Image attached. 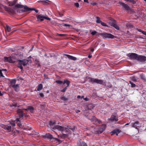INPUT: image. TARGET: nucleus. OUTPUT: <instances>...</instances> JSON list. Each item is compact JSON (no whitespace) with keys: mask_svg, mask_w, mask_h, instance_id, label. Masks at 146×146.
Listing matches in <instances>:
<instances>
[{"mask_svg":"<svg viewBox=\"0 0 146 146\" xmlns=\"http://www.w3.org/2000/svg\"><path fill=\"white\" fill-rule=\"evenodd\" d=\"M129 124V123H126L125 125H128Z\"/></svg>","mask_w":146,"mask_h":146,"instance_id":"59","label":"nucleus"},{"mask_svg":"<svg viewBox=\"0 0 146 146\" xmlns=\"http://www.w3.org/2000/svg\"><path fill=\"white\" fill-rule=\"evenodd\" d=\"M140 77L141 79H142L144 80H145L146 79H145V77L143 75V74L141 75H140Z\"/></svg>","mask_w":146,"mask_h":146,"instance_id":"32","label":"nucleus"},{"mask_svg":"<svg viewBox=\"0 0 146 146\" xmlns=\"http://www.w3.org/2000/svg\"><path fill=\"white\" fill-rule=\"evenodd\" d=\"M146 57L143 56L139 55L137 56V60L141 62H143L145 61Z\"/></svg>","mask_w":146,"mask_h":146,"instance_id":"11","label":"nucleus"},{"mask_svg":"<svg viewBox=\"0 0 146 146\" xmlns=\"http://www.w3.org/2000/svg\"><path fill=\"white\" fill-rule=\"evenodd\" d=\"M97 33L96 31H94L92 32L91 34L92 35H94Z\"/></svg>","mask_w":146,"mask_h":146,"instance_id":"40","label":"nucleus"},{"mask_svg":"<svg viewBox=\"0 0 146 146\" xmlns=\"http://www.w3.org/2000/svg\"><path fill=\"white\" fill-rule=\"evenodd\" d=\"M137 56L138 55L137 54L134 53H129L127 55V56L131 60H137Z\"/></svg>","mask_w":146,"mask_h":146,"instance_id":"9","label":"nucleus"},{"mask_svg":"<svg viewBox=\"0 0 146 146\" xmlns=\"http://www.w3.org/2000/svg\"><path fill=\"white\" fill-rule=\"evenodd\" d=\"M17 124H18V125H19V126L20 125L19 123H17Z\"/></svg>","mask_w":146,"mask_h":146,"instance_id":"63","label":"nucleus"},{"mask_svg":"<svg viewBox=\"0 0 146 146\" xmlns=\"http://www.w3.org/2000/svg\"><path fill=\"white\" fill-rule=\"evenodd\" d=\"M129 83L130 84H131V87H134L135 86V84L133 83L132 82H131V81L129 82Z\"/></svg>","mask_w":146,"mask_h":146,"instance_id":"35","label":"nucleus"},{"mask_svg":"<svg viewBox=\"0 0 146 146\" xmlns=\"http://www.w3.org/2000/svg\"><path fill=\"white\" fill-rule=\"evenodd\" d=\"M23 110H25L27 111H30L31 113H33V112L34 109V108L31 106H29L27 108H24L23 109Z\"/></svg>","mask_w":146,"mask_h":146,"instance_id":"13","label":"nucleus"},{"mask_svg":"<svg viewBox=\"0 0 146 146\" xmlns=\"http://www.w3.org/2000/svg\"><path fill=\"white\" fill-rule=\"evenodd\" d=\"M1 70V72L3 71H7V70L5 69H2Z\"/></svg>","mask_w":146,"mask_h":146,"instance_id":"53","label":"nucleus"},{"mask_svg":"<svg viewBox=\"0 0 146 146\" xmlns=\"http://www.w3.org/2000/svg\"><path fill=\"white\" fill-rule=\"evenodd\" d=\"M116 29L118 30L119 29V27L118 26H117L116 24H115L114 26H113Z\"/></svg>","mask_w":146,"mask_h":146,"instance_id":"34","label":"nucleus"},{"mask_svg":"<svg viewBox=\"0 0 146 146\" xmlns=\"http://www.w3.org/2000/svg\"><path fill=\"white\" fill-rule=\"evenodd\" d=\"M131 124L132 127H133L136 129H138V128L140 127L141 126V124L138 121L132 123Z\"/></svg>","mask_w":146,"mask_h":146,"instance_id":"8","label":"nucleus"},{"mask_svg":"<svg viewBox=\"0 0 146 146\" xmlns=\"http://www.w3.org/2000/svg\"><path fill=\"white\" fill-rule=\"evenodd\" d=\"M137 31H139V32H142V31L141 29H137Z\"/></svg>","mask_w":146,"mask_h":146,"instance_id":"51","label":"nucleus"},{"mask_svg":"<svg viewBox=\"0 0 146 146\" xmlns=\"http://www.w3.org/2000/svg\"><path fill=\"white\" fill-rule=\"evenodd\" d=\"M59 36H64V34H57Z\"/></svg>","mask_w":146,"mask_h":146,"instance_id":"47","label":"nucleus"},{"mask_svg":"<svg viewBox=\"0 0 146 146\" xmlns=\"http://www.w3.org/2000/svg\"><path fill=\"white\" fill-rule=\"evenodd\" d=\"M84 96H82L81 97H80V98H84Z\"/></svg>","mask_w":146,"mask_h":146,"instance_id":"60","label":"nucleus"},{"mask_svg":"<svg viewBox=\"0 0 146 146\" xmlns=\"http://www.w3.org/2000/svg\"><path fill=\"white\" fill-rule=\"evenodd\" d=\"M131 79L133 81H135L137 80V78L134 76H132L131 78Z\"/></svg>","mask_w":146,"mask_h":146,"instance_id":"33","label":"nucleus"},{"mask_svg":"<svg viewBox=\"0 0 146 146\" xmlns=\"http://www.w3.org/2000/svg\"><path fill=\"white\" fill-rule=\"evenodd\" d=\"M16 3V1H13L9 2L8 4L9 6H13Z\"/></svg>","mask_w":146,"mask_h":146,"instance_id":"22","label":"nucleus"},{"mask_svg":"<svg viewBox=\"0 0 146 146\" xmlns=\"http://www.w3.org/2000/svg\"><path fill=\"white\" fill-rule=\"evenodd\" d=\"M37 18L38 21H42L44 19V16L39 15L37 16Z\"/></svg>","mask_w":146,"mask_h":146,"instance_id":"21","label":"nucleus"},{"mask_svg":"<svg viewBox=\"0 0 146 146\" xmlns=\"http://www.w3.org/2000/svg\"><path fill=\"white\" fill-rule=\"evenodd\" d=\"M1 127L2 128L6 129L8 132H10L11 130V127L9 125L1 124Z\"/></svg>","mask_w":146,"mask_h":146,"instance_id":"10","label":"nucleus"},{"mask_svg":"<svg viewBox=\"0 0 146 146\" xmlns=\"http://www.w3.org/2000/svg\"><path fill=\"white\" fill-rule=\"evenodd\" d=\"M64 55L66 56L67 58L69 59L73 60H77V58L76 57L73 56H72L66 54H65Z\"/></svg>","mask_w":146,"mask_h":146,"instance_id":"15","label":"nucleus"},{"mask_svg":"<svg viewBox=\"0 0 146 146\" xmlns=\"http://www.w3.org/2000/svg\"><path fill=\"white\" fill-rule=\"evenodd\" d=\"M84 100H86V101L89 100V99L87 98H84Z\"/></svg>","mask_w":146,"mask_h":146,"instance_id":"48","label":"nucleus"},{"mask_svg":"<svg viewBox=\"0 0 146 146\" xmlns=\"http://www.w3.org/2000/svg\"><path fill=\"white\" fill-rule=\"evenodd\" d=\"M70 82L68 80H64L63 82V85H64L65 83L67 85V86H69Z\"/></svg>","mask_w":146,"mask_h":146,"instance_id":"29","label":"nucleus"},{"mask_svg":"<svg viewBox=\"0 0 146 146\" xmlns=\"http://www.w3.org/2000/svg\"><path fill=\"white\" fill-rule=\"evenodd\" d=\"M110 120L112 121H116L118 120V118L117 116L112 115L111 116Z\"/></svg>","mask_w":146,"mask_h":146,"instance_id":"14","label":"nucleus"},{"mask_svg":"<svg viewBox=\"0 0 146 146\" xmlns=\"http://www.w3.org/2000/svg\"><path fill=\"white\" fill-rule=\"evenodd\" d=\"M62 24V25L63 26L67 27V26H70V25H68V24H65V23H63Z\"/></svg>","mask_w":146,"mask_h":146,"instance_id":"39","label":"nucleus"},{"mask_svg":"<svg viewBox=\"0 0 146 146\" xmlns=\"http://www.w3.org/2000/svg\"><path fill=\"white\" fill-rule=\"evenodd\" d=\"M91 51L92 52H93L94 51V49L93 48H91Z\"/></svg>","mask_w":146,"mask_h":146,"instance_id":"54","label":"nucleus"},{"mask_svg":"<svg viewBox=\"0 0 146 146\" xmlns=\"http://www.w3.org/2000/svg\"><path fill=\"white\" fill-rule=\"evenodd\" d=\"M106 125H102L100 126L98 131H97L95 132L96 134H99L102 133L104 131L106 128Z\"/></svg>","mask_w":146,"mask_h":146,"instance_id":"7","label":"nucleus"},{"mask_svg":"<svg viewBox=\"0 0 146 146\" xmlns=\"http://www.w3.org/2000/svg\"><path fill=\"white\" fill-rule=\"evenodd\" d=\"M0 77H4V76L3 75V73H2V72L0 74Z\"/></svg>","mask_w":146,"mask_h":146,"instance_id":"46","label":"nucleus"},{"mask_svg":"<svg viewBox=\"0 0 146 146\" xmlns=\"http://www.w3.org/2000/svg\"><path fill=\"white\" fill-rule=\"evenodd\" d=\"M46 136L47 138L51 139H52L53 138L52 136L49 133L46 134Z\"/></svg>","mask_w":146,"mask_h":146,"instance_id":"26","label":"nucleus"},{"mask_svg":"<svg viewBox=\"0 0 146 146\" xmlns=\"http://www.w3.org/2000/svg\"><path fill=\"white\" fill-rule=\"evenodd\" d=\"M39 95L40 96V97L42 98L44 97V94L42 93H40L39 94Z\"/></svg>","mask_w":146,"mask_h":146,"instance_id":"44","label":"nucleus"},{"mask_svg":"<svg viewBox=\"0 0 146 146\" xmlns=\"http://www.w3.org/2000/svg\"><path fill=\"white\" fill-rule=\"evenodd\" d=\"M80 112V111H79V110H78V112Z\"/></svg>","mask_w":146,"mask_h":146,"instance_id":"64","label":"nucleus"},{"mask_svg":"<svg viewBox=\"0 0 146 146\" xmlns=\"http://www.w3.org/2000/svg\"><path fill=\"white\" fill-rule=\"evenodd\" d=\"M81 146H87V145L85 143L82 142L81 143Z\"/></svg>","mask_w":146,"mask_h":146,"instance_id":"36","label":"nucleus"},{"mask_svg":"<svg viewBox=\"0 0 146 146\" xmlns=\"http://www.w3.org/2000/svg\"><path fill=\"white\" fill-rule=\"evenodd\" d=\"M81 96H77V98H80Z\"/></svg>","mask_w":146,"mask_h":146,"instance_id":"57","label":"nucleus"},{"mask_svg":"<svg viewBox=\"0 0 146 146\" xmlns=\"http://www.w3.org/2000/svg\"><path fill=\"white\" fill-rule=\"evenodd\" d=\"M17 113L19 114V116L20 118L22 117L23 116V111L22 110H18L17 111Z\"/></svg>","mask_w":146,"mask_h":146,"instance_id":"16","label":"nucleus"},{"mask_svg":"<svg viewBox=\"0 0 146 146\" xmlns=\"http://www.w3.org/2000/svg\"><path fill=\"white\" fill-rule=\"evenodd\" d=\"M88 0H84V1L86 2H88Z\"/></svg>","mask_w":146,"mask_h":146,"instance_id":"55","label":"nucleus"},{"mask_svg":"<svg viewBox=\"0 0 146 146\" xmlns=\"http://www.w3.org/2000/svg\"><path fill=\"white\" fill-rule=\"evenodd\" d=\"M91 120L93 122H94V121L95 122H97L98 123H101V121H100L99 120L95 117H94Z\"/></svg>","mask_w":146,"mask_h":146,"instance_id":"23","label":"nucleus"},{"mask_svg":"<svg viewBox=\"0 0 146 146\" xmlns=\"http://www.w3.org/2000/svg\"><path fill=\"white\" fill-rule=\"evenodd\" d=\"M144 35H146V32H145V33H144Z\"/></svg>","mask_w":146,"mask_h":146,"instance_id":"61","label":"nucleus"},{"mask_svg":"<svg viewBox=\"0 0 146 146\" xmlns=\"http://www.w3.org/2000/svg\"><path fill=\"white\" fill-rule=\"evenodd\" d=\"M56 82L58 84L61 85L62 84L63 85V82L62 81L59 80H57L56 81Z\"/></svg>","mask_w":146,"mask_h":146,"instance_id":"28","label":"nucleus"},{"mask_svg":"<svg viewBox=\"0 0 146 146\" xmlns=\"http://www.w3.org/2000/svg\"><path fill=\"white\" fill-rule=\"evenodd\" d=\"M104 27H108V26L105 23L102 22V23H100Z\"/></svg>","mask_w":146,"mask_h":146,"instance_id":"37","label":"nucleus"},{"mask_svg":"<svg viewBox=\"0 0 146 146\" xmlns=\"http://www.w3.org/2000/svg\"><path fill=\"white\" fill-rule=\"evenodd\" d=\"M38 3H41L42 4L45 5H47L48 4V2H50L48 0H39L38 1Z\"/></svg>","mask_w":146,"mask_h":146,"instance_id":"17","label":"nucleus"},{"mask_svg":"<svg viewBox=\"0 0 146 146\" xmlns=\"http://www.w3.org/2000/svg\"><path fill=\"white\" fill-rule=\"evenodd\" d=\"M61 99L64 101H65L67 100V98L64 96L62 97Z\"/></svg>","mask_w":146,"mask_h":146,"instance_id":"41","label":"nucleus"},{"mask_svg":"<svg viewBox=\"0 0 146 146\" xmlns=\"http://www.w3.org/2000/svg\"><path fill=\"white\" fill-rule=\"evenodd\" d=\"M3 7L6 11L11 14L14 13L16 9L18 8H24V11H28L31 10L26 5L24 6L19 4L15 5L14 7H12V8L8 7L5 6H3Z\"/></svg>","mask_w":146,"mask_h":146,"instance_id":"2","label":"nucleus"},{"mask_svg":"<svg viewBox=\"0 0 146 146\" xmlns=\"http://www.w3.org/2000/svg\"><path fill=\"white\" fill-rule=\"evenodd\" d=\"M96 18L97 19L96 22L97 23L100 24L102 23V21L100 20V18H99L98 17H96Z\"/></svg>","mask_w":146,"mask_h":146,"instance_id":"27","label":"nucleus"},{"mask_svg":"<svg viewBox=\"0 0 146 146\" xmlns=\"http://www.w3.org/2000/svg\"><path fill=\"white\" fill-rule=\"evenodd\" d=\"M7 29H5V31H7L8 32H9L11 31V28L8 25L6 26Z\"/></svg>","mask_w":146,"mask_h":146,"instance_id":"31","label":"nucleus"},{"mask_svg":"<svg viewBox=\"0 0 146 146\" xmlns=\"http://www.w3.org/2000/svg\"><path fill=\"white\" fill-rule=\"evenodd\" d=\"M92 55L90 54L88 56V57L89 58H90L92 57Z\"/></svg>","mask_w":146,"mask_h":146,"instance_id":"52","label":"nucleus"},{"mask_svg":"<svg viewBox=\"0 0 146 146\" xmlns=\"http://www.w3.org/2000/svg\"><path fill=\"white\" fill-rule=\"evenodd\" d=\"M44 19H46L47 20H50V19L48 17H46L45 16H44Z\"/></svg>","mask_w":146,"mask_h":146,"instance_id":"43","label":"nucleus"},{"mask_svg":"<svg viewBox=\"0 0 146 146\" xmlns=\"http://www.w3.org/2000/svg\"><path fill=\"white\" fill-rule=\"evenodd\" d=\"M16 120L17 121V122H20V120H19V118H17L16 119Z\"/></svg>","mask_w":146,"mask_h":146,"instance_id":"49","label":"nucleus"},{"mask_svg":"<svg viewBox=\"0 0 146 146\" xmlns=\"http://www.w3.org/2000/svg\"><path fill=\"white\" fill-rule=\"evenodd\" d=\"M127 1H129L131 3L133 4H134L136 3V1L134 0H125Z\"/></svg>","mask_w":146,"mask_h":146,"instance_id":"30","label":"nucleus"},{"mask_svg":"<svg viewBox=\"0 0 146 146\" xmlns=\"http://www.w3.org/2000/svg\"><path fill=\"white\" fill-rule=\"evenodd\" d=\"M67 89L66 87H65L61 91L62 92H65L66 90Z\"/></svg>","mask_w":146,"mask_h":146,"instance_id":"42","label":"nucleus"},{"mask_svg":"<svg viewBox=\"0 0 146 146\" xmlns=\"http://www.w3.org/2000/svg\"><path fill=\"white\" fill-rule=\"evenodd\" d=\"M74 6L77 7H79V4L78 3H74Z\"/></svg>","mask_w":146,"mask_h":146,"instance_id":"38","label":"nucleus"},{"mask_svg":"<svg viewBox=\"0 0 146 146\" xmlns=\"http://www.w3.org/2000/svg\"><path fill=\"white\" fill-rule=\"evenodd\" d=\"M100 35L104 39H105L113 38L114 37V36L110 33H101Z\"/></svg>","mask_w":146,"mask_h":146,"instance_id":"4","label":"nucleus"},{"mask_svg":"<svg viewBox=\"0 0 146 146\" xmlns=\"http://www.w3.org/2000/svg\"><path fill=\"white\" fill-rule=\"evenodd\" d=\"M4 58L5 62H8L11 63H14L17 60L14 57H5Z\"/></svg>","mask_w":146,"mask_h":146,"instance_id":"5","label":"nucleus"},{"mask_svg":"<svg viewBox=\"0 0 146 146\" xmlns=\"http://www.w3.org/2000/svg\"><path fill=\"white\" fill-rule=\"evenodd\" d=\"M28 62V60H24L21 61L19 60L18 64V67L20 68L22 70L23 69V67L22 66H25L26 65Z\"/></svg>","mask_w":146,"mask_h":146,"instance_id":"6","label":"nucleus"},{"mask_svg":"<svg viewBox=\"0 0 146 146\" xmlns=\"http://www.w3.org/2000/svg\"><path fill=\"white\" fill-rule=\"evenodd\" d=\"M119 132V129H115L111 131V133H112V135L115 134L116 135H117Z\"/></svg>","mask_w":146,"mask_h":146,"instance_id":"19","label":"nucleus"},{"mask_svg":"<svg viewBox=\"0 0 146 146\" xmlns=\"http://www.w3.org/2000/svg\"><path fill=\"white\" fill-rule=\"evenodd\" d=\"M32 10H34L35 11L36 13H38V10H37V9H33Z\"/></svg>","mask_w":146,"mask_h":146,"instance_id":"45","label":"nucleus"},{"mask_svg":"<svg viewBox=\"0 0 146 146\" xmlns=\"http://www.w3.org/2000/svg\"><path fill=\"white\" fill-rule=\"evenodd\" d=\"M10 83L11 84V86L12 87L13 85H15V84L16 83V80L15 79L12 80L11 81Z\"/></svg>","mask_w":146,"mask_h":146,"instance_id":"25","label":"nucleus"},{"mask_svg":"<svg viewBox=\"0 0 146 146\" xmlns=\"http://www.w3.org/2000/svg\"><path fill=\"white\" fill-rule=\"evenodd\" d=\"M116 23V21L115 20H113V19L110 20L109 22V24L110 25L113 27Z\"/></svg>","mask_w":146,"mask_h":146,"instance_id":"18","label":"nucleus"},{"mask_svg":"<svg viewBox=\"0 0 146 146\" xmlns=\"http://www.w3.org/2000/svg\"><path fill=\"white\" fill-rule=\"evenodd\" d=\"M145 31H142L141 33H142V34H144V33H145Z\"/></svg>","mask_w":146,"mask_h":146,"instance_id":"56","label":"nucleus"},{"mask_svg":"<svg viewBox=\"0 0 146 146\" xmlns=\"http://www.w3.org/2000/svg\"><path fill=\"white\" fill-rule=\"evenodd\" d=\"M11 124L13 126H15V124L14 123H11Z\"/></svg>","mask_w":146,"mask_h":146,"instance_id":"50","label":"nucleus"},{"mask_svg":"<svg viewBox=\"0 0 146 146\" xmlns=\"http://www.w3.org/2000/svg\"><path fill=\"white\" fill-rule=\"evenodd\" d=\"M111 87V85H110V84H109V87Z\"/></svg>","mask_w":146,"mask_h":146,"instance_id":"58","label":"nucleus"},{"mask_svg":"<svg viewBox=\"0 0 146 146\" xmlns=\"http://www.w3.org/2000/svg\"><path fill=\"white\" fill-rule=\"evenodd\" d=\"M56 124L54 122H50V125L51 127H52L53 129H57L59 131H61L62 133V137L64 138L68 136L69 134H70L72 131H74V129L68 127H62L59 125H55Z\"/></svg>","mask_w":146,"mask_h":146,"instance_id":"1","label":"nucleus"},{"mask_svg":"<svg viewBox=\"0 0 146 146\" xmlns=\"http://www.w3.org/2000/svg\"><path fill=\"white\" fill-rule=\"evenodd\" d=\"M12 87H13L16 92H18L19 90V85L18 84L13 85Z\"/></svg>","mask_w":146,"mask_h":146,"instance_id":"20","label":"nucleus"},{"mask_svg":"<svg viewBox=\"0 0 146 146\" xmlns=\"http://www.w3.org/2000/svg\"><path fill=\"white\" fill-rule=\"evenodd\" d=\"M42 88V85L41 84H39L37 88V90L38 91H39Z\"/></svg>","mask_w":146,"mask_h":146,"instance_id":"24","label":"nucleus"},{"mask_svg":"<svg viewBox=\"0 0 146 146\" xmlns=\"http://www.w3.org/2000/svg\"><path fill=\"white\" fill-rule=\"evenodd\" d=\"M90 81L92 83H96L102 85H104L105 83L102 80L93 78H90Z\"/></svg>","mask_w":146,"mask_h":146,"instance_id":"3","label":"nucleus"},{"mask_svg":"<svg viewBox=\"0 0 146 146\" xmlns=\"http://www.w3.org/2000/svg\"><path fill=\"white\" fill-rule=\"evenodd\" d=\"M102 46H105V44H103L102 45Z\"/></svg>","mask_w":146,"mask_h":146,"instance_id":"62","label":"nucleus"},{"mask_svg":"<svg viewBox=\"0 0 146 146\" xmlns=\"http://www.w3.org/2000/svg\"><path fill=\"white\" fill-rule=\"evenodd\" d=\"M119 3L126 10H129L130 9L129 6L127 4L120 1L119 2Z\"/></svg>","mask_w":146,"mask_h":146,"instance_id":"12","label":"nucleus"}]
</instances>
